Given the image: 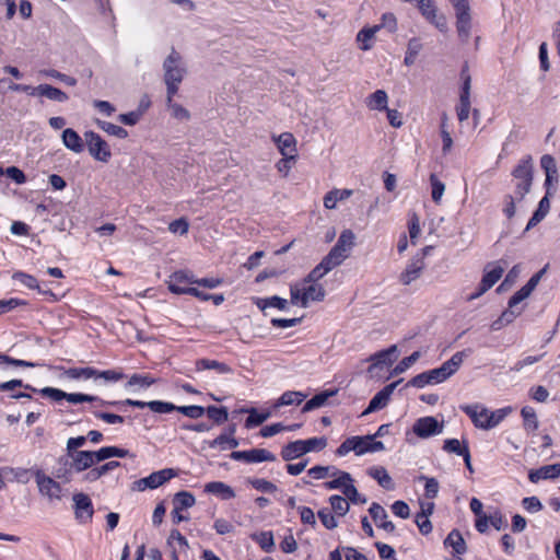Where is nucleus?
<instances>
[{
    "instance_id": "1",
    "label": "nucleus",
    "mask_w": 560,
    "mask_h": 560,
    "mask_svg": "<svg viewBox=\"0 0 560 560\" xmlns=\"http://www.w3.org/2000/svg\"><path fill=\"white\" fill-rule=\"evenodd\" d=\"M534 165L532 159H525L512 172L509 194L503 198L502 211L508 219H512L516 213V206L520 205L525 196L530 191L533 185Z\"/></svg>"
},
{
    "instance_id": "2",
    "label": "nucleus",
    "mask_w": 560,
    "mask_h": 560,
    "mask_svg": "<svg viewBox=\"0 0 560 560\" xmlns=\"http://www.w3.org/2000/svg\"><path fill=\"white\" fill-rule=\"evenodd\" d=\"M462 79H463V92L460 94V110L457 113V118L460 122L459 132L460 133H468L474 135L479 121H480V112L478 109L472 110V121L471 124L468 120L469 113H470V101H469V94H470V84H471V78L468 73L467 66L465 65L462 69Z\"/></svg>"
},
{
    "instance_id": "3",
    "label": "nucleus",
    "mask_w": 560,
    "mask_h": 560,
    "mask_svg": "<svg viewBox=\"0 0 560 560\" xmlns=\"http://www.w3.org/2000/svg\"><path fill=\"white\" fill-rule=\"evenodd\" d=\"M164 83L170 100L178 92L179 84L186 74V67L179 52L174 48L163 62Z\"/></svg>"
},
{
    "instance_id": "4",
    "label": "nucleus",
    "mask_w": 560,
    "mask_h": 560,
    "mask_svg": "<svg viewBox=\"0 0 560 560\" xmlns=\"http://www.w3.org/2000/svg\"><path fill=\"white\" fill-rule=\"evenodd\" d=\"M462 409L467 413L475 427L482 430H490L497 427L511 411L510 408L491 411L479 404L465 405L462 406Z\"/></svg>"
},
{
    "instance_id": "5",
    "label": "nucleus",
    "mask_w": 560,
    "mask_h": 560,
    "mask_svg": "<svg viewBox=\"0 0 560 560\" xmlns=\"http://www.w3.org/2000/svg\"><path fill=\"white\" fill-rule=\"evenodd\" d=\"M354 233L351 230L342 231L335 246L324 257L325 264H330L332 268L341 265L348 258L354 245Z\"/></svg>"
},
{
    "instance_id": "6",
    "label": "nucleus",
    "mask_w": 560,
    "mask_h": 560,
    "mask_svg": "<svg viewBox=\"0 0 560 560\" xmlns=\"http://www.w3.org/2000/svg\"><path fill=\"white\" fill-rule=\"evenodd\" d=\"M40 394L42 396L49 398L54 401H60L62 399H66L70 404H81V402H98L100 405H115L116 402H108L103 399H101L97 396L82 394V393H66L59 388L55 387H44L40 389L36 388V392Z\"/></svg>"
},
{
    "instance_id": "7",
    "label": "nucleus",
    "mask_w": 560,
    "mask_h": 560,
    "mask_svg": "<svg viewBox=\"0 0 560 560\" xmlns=\"http://www.w3.org/2000/svg\"><path fill=\"white\" fill-rule=\"evenodd\" d=\"M432 246H425L421 252L417 253L400 273L399 280L402 284L408 285L417 280L425 267L424 257L432 250Z\"/></svg>"
},
{
    "instance_id": "8",
    "label": "nucleus",
    "mask_w": 560,
    "mask_h": 560,
    "mask_svg": "<svg viewBox=\"0 0 560 560\" xmlns=\"http://www.w3.org/2000/svg\"><path fill=\"white\" fill-rule=\"evenodd\" d=\"M84 138L89 152L95 160L104 163L109 161L112 156L109 145L98 133L94 131H86L84 133Z\"/></svg>"
},
{
    "instance_id": "9",
    "label": "nucleus",
    "mask_w": 560,
    "mask_h": 560,
    "mask_svg": "<svg viewBox=\"0 0 560 560\" xmlns=\"http://www.w3.org/2000/svg\"><path fill=\"white\" fill-rule=\"evenodd\" d=\"M38 491L50 500H60L62 489L59 482L46 476L40 469L34 471Z\"/></svg>"
},
{
    "instance_id": "10",
    "label": "nucleus",
    "mask_w": 560,
    "mask_h": 560,
    "mask_svg": "<svg viewBox=\"0 0 560 560\" xmlns=\"http://www.w3.org/2000/svg\"><path fill=\"white\" fill-rule=\"evenodd\" d=\"M168 290L174 294H187L195 284V277L191 272L178 270L173 272L166 281Z\"/></svg>"
},
{
    "instance_id": "11",
    "label": "nucleus",
    "mask_w": 560,
    "mask_h": 560,
    "mask_svg": "<svg viewBox=\"0 0 560 560\" xmlns=\"http://www.w3.org/2000/svg\"><path fill=\"white\" fill-rule=\"evenodd\" d=\"M471 28V14L468 0H457V38L466 42Z\"/></svg>"
},
{
    "instance_id": "12",
    "label": "nucleus",
    "mask_w": 560,
    "mask_h": 560,
    "mask_svg": "<svg viewBox=\"0 0 560 560\" xmlns=\"http://www.w3.org/2000/svg\"><path fill=\"white\" fill-rule=\"evenodd\" d=\"M230 458L233 460H242L248 464L262 463V462H275L276 456L271 452L265 448H252L248 451H233L230 454Z\"/></svg>"
},
{
    "instance_id": "13",
    "label": "nucleus",
    "mask_w": 560,
    "mask_h": 560,
    "mask_svg": "<svg viewBox=\"0 0 560 560\" xmlns=\"http://www.w3.org/2000/svg\"><path fill=\"white\" fill-rule=\"evenodd\" d=\"M73 503H74V515L75 520L80 524H88L92 521L94 509L92 504V500L88 494L84 493H75L73 494Z\"/></svg>"
},
{
    "instance_id": "14",
    "label": "nucleus",
    "mask_w": 560,
    "mask_h": 560,
    "mask_svg": "<svg viewBox=\"0 0 560 560\" xmlns=\"http://www.w3.org/2000/svg\"><path fill=\"white\" fill-rule=\"evenodd\" d=\"M176 476L177 471L173 468H164L159 471H154L137 482L138 490L143 491L148 488L155 489Z\"/></svg>"
},
{
    "instance_id": "15",
    "label": "nucleus",
    "mask_w": 560,
    "mask_h": 560,
    "mask_svg": "<svg viewBox=\"0 0 560 560\" xmlns=\"http://www.w3.org/2000/svg\"><path fill=\"white\" fill-rule=\"evenodd\" d=\"M504 272V266H502L500 262H491L488 264L485 268V275L482 277V280L480 282V289L477 294L471 295L469 299H474L476 296H479L483 292L488 291L490 288H492L502 277Z\"/></svg>"
},
{
    "instance_id": "16",
    "label": "nucleus",
    "mask_w": 560,
    "mask_h": 560,
    "mask_svg": "<svg viewBox=\"0 0 560 560\" xmlns=\"http://www.w3.org/2000/svg\"><path fill=\"white\" fill-rule=\"evenodd\" d=\"M401 382V380L393 382L386 385L383 389L375 394V396L370 400V404L363 415H368L377 410H381L387 406L389 402L390 396L394 393L397 385Z\"/></svg>"
},
{
    "instance_id": "17",
    "label": "nucleus",
    "mask_w": 560,
    "mask_h": 560,
    "mask_svg": "<svg viewBox=\"0 0 560 560\" xmlns=\"http://www.w3.org/2000/svg\"><path fill=\"white\" fill-rule=\"evenodd\" d=\"M412 430L419 438L427 439L441 433L442 424L434 417H422L416 420Z\"/></svg>"
},
{
    "instance_id": "18",
    "label": "nucleus",
    "mask_w": 560,
    "mask_h": 560,
    "mask_svg": "<svg viewBox=\"0 0 560 560\" xmlns=\"http://www.w3.org/2000/svg\"><path fill=\"white\" fill-rule=\"evenodd\" d=\"M541 168L545 171V186L548 195H552V188L559 180L557 163L553 156L545 154L540 159Z\"/></svg>"
},
{
    "instance_id": "19",
    "label": "nucleus",
    "mask_w": 560,
    "mask_h": 560,
    "mask_svg": "<svg viewBox=\"0 0 560 560\" xmlns=\"http://www.w3.org/2000/svg\"><path fill=\"white\" fill-rule=\"evenodd\" d=\"M272 139L282 156L296 159V139L291 132H282L279 136H273Z\"/></svg>"
},
{
    "instance_id": "20",
    "label": "nucleus",
    "mask_w": 560,
    "mask_h": 560,
    "mask_svg": "<svg viewBox=\"0 0 560 560\" xmlns=\"http://www.w3.org/2000/svg\"><path fill=\"white\" fill-rule=\"evenodd\" d=\"M397 347L390 346L388 349L382 350L371 355L370 361L372 362L369 371L377 368L389 366L396 360Z\"/></svg>"
},
{
    "instance_id": "21",
    "label": "nucleus",
    "mask_w": 560,
    "mask_h": 560,
    "mask_svg": "<svg viewBox=\"0 0 560 560\" xmlns=\"http://www.w3.org/2000/svg\"><path fill=\"white\" fill-rule=\"evenodd\" d=\"M355 446H357V456H361L365 453H375L383 451L385 448L384 443L381 441H375L374 436L364 435V436H355Z\"/></svg>"
},
{
    "instance_id": "22",
    "label": "nucleus",
    "mask_w": 560,
    "mask_h": 560,
    "mask_svg": "<svg viewBox=\"0 0 560 560\" xmlns=\"http://www.w3.org/2000/svg\"><path fill=\"white\" fill-rule=\"evenodd\" d=\"M369 512L377 527L389 533L394 532L395 525L393 524V522L387 520L388 514L382 505L374 502L371 504Z\"/></svg>"
},
{
    "instance_id": "23",
    "label": "nucleus",
    "mask_w": 560,
    "mask_h": 560,
    "mask_svg": "<svg viewBox=\"0 0 560 560\" xmlns=\"http://www.w3.org/2000/svg\"><path fill=\"white\" fill-rule=\"evenodd\" d=\"M455 355L451 357L442 366L428 371L431 385L440 384L450 377L455 369Z\"/></svg>"
},
{
    "instance_id": "24",
    "label": "nucleus",
    "mask_w": 560,
    "mask_h": 560,
    "mask_svg": "<svg viewBox=\"0 0 560 560\" xmlns=\"http://www.w3.org/2000/svg\"><path fill=\"white\" fill-rule=\"evenodd\" d=\"M303 289V307H307L310 302H320L325 298V289L319 283H302Z\"/></svg>"
},
{
    "instance_id": "25",
    "label": "nucleus",
    "mask_w": 560,
    "mask_h": 560,
    "mask_svg": "<svg viewBox=\"0 0 560 560\" xmlns=\"http://www.w3.org/2000/svg\"><path fill=\"white\" fill-rule=\"evenodd\" d=\"M68 456L71 458V467L78 472L86 470L95 464L92 451H80Z\"/></svg>"
},
{
    "instance_id": "26",
    "label": "nucleus",
    "mask_w": 560,
    "mask_h": 560,
    "mask_svg": "<svg viewBox=\"0 0 560 560\" xmlns=\"http://www.w3.org/2000/svg\"><path fill=\"white\" fill-rule=\"evenodd\" d=\"M235 433V425L229 428L228 434H220L214 440L208 442L210 448H220L221 451L236 448L238 441L233 436Z\"/></svg>"
},
{
    "instance_id": "27",
    "label": "nucleus",
    "mask_w": 560,
    "mask_h": 560,
    "mask_svg": "<svg viewBox=\"0 0 560 560\" xmlns=\"http://www.w3.org/2000/svg\"><path fill=\"white\" fill-rule=\"evenodd\" d=\"M353 194L352 189H338L334 188L330 191H328L324 197V207L328 210L336 209L337 203L339 201L347 200L350 198Z\"/></svg>"
},
{
    "instance_id": "28",
    "label": "nucleus",
    "mask_w": 560,
    "mask_h": 560,
    "mask_svg": "<svg viewBox=\"0 0 560 560\" xmlns=\"http://www.w3.org/2000/svg\"><path fill=\"white\" fill-rule=\"evenodd\" d=\"M331 476H336V478L324 483V487L327 490L339 489L343 492L347 487H350L353 483L351 475L347 471L335 469Z\"/></svg>"
},
{
    "instance_id": "29",
    "label": "nucleus",
    "mask_w": 560,
    "mask_h": 560,
    "mask_svg": "<svg viewBox=\"0 0 560 560\" xmlns=\"http://www.w3.org/2000/svg\"><path fill=\"white\" fill-rule=\"evenodd\" d=\"M205 492L220 497L223 500H230L235 497L233 488L222 481H211L206 483Z\"/></svg>"
},
{
    "instance_id": "30",
    "label": "nucleus",
    "mask_w": 560,
    "mask_h": 560,
    "mask_svg": "<svg viewBox=\"0 0 560 560\" xmlns=\"http://www.w3.org/2000/svg\"><path fill=\"white\" fill-rule=\"evenodd\" d=\"M381 26H366L359 31L357 34V42L359 48L363 51L370 50L373 47V40Z\"/></svg>"
},
{
    "instance_id": "31",
    "label": "nucleus",
    "mask_w": 560,
    "mask_h": 560,
    "mask_svg": "<svg viewBox=\"0 0 560 560\" xmlns=\"http://www.w3.org/2000/svg\"><path fill=\"white\" fill-rule=\"evenodd\" d=\"M62 143L67 149L74 153H81L84 149L81 137L71 128H67L62 131Z\"/></svg>"
},
{
    "instance_id": "32",
    "label": "nucleus",
    "mask_w": 560,
    "mask_h": 560,
    "mask_svg": "<svg viewBox=\"0 0 560 560\" xmlns=\"http://www.w3.org/2000/svg\"><path fill=\"white\" fill-rule=\"evenodd\" d=\"M558 476H560V463L546 465L539 469L532 470L528 478L532 482H538L541 479L556 478Z\"/></svg>"
},
{
    "instance_id": "33",
    "label": "nucleus",
    "mask_w": 560,
    "mask_h": 560,
    "mask_svg": "<svg viewBox=\"0 0 560 560\" xmlns=\"http://www.w3.org/2000/svg\"><path fill=\"white\" fill-rule=\"evenodd\" d=\"M388 103V95L384 90H376L369 95L365 100V105L371 110L383 112L386 110Z\"/></svg>"
},
{
    "instance_id": "34",
    "label": "nucleus",
    "mask_w": 560,
    "mask_h": 560,
    "mask_svg": "<svg viewBox=\"0 0 560 560\" xmlns=\"http://www.w3.org/2000/svg\"><path fill=\"white\" fill-rule=\"evenodd\" d=\"M128 453L129 452L127 450L117 446H104L98 451H92L95 464L108 459L110 457L124 458L128 455Z\"/></svg>"
},
{
    "instance_id": "35",
    "label": "nucleus",
    "mask_w": 560,
    "mask_h": 560,
    "mask_svg": "<svg viewBox=\"0 0 560 560\" xmlns=\"http://www.w3.org/2000/svg\"><path fill=\"white\" fill-rule=\"evenodd\" d=\"M368 474L370 477L375 479L382 488H384L386 490H393L395 488L392 477L389 476V474L387 472V470L384 467H382V466L371 467L368 470Z\"/></svg>"
},
{
    "instance_id": "36",
    "label": "nucleus",
    "mask_w": 560,
    "mask_h": 560,
    "mask_svg": "<svg viewBox=\"0 0 560 560\" xmlns=\"http://www.w3.org/2000/svg\"><path fill=\"white\" fill-rule=\"evenodd\" d=\"M337 392H338L337 389H327V390L320 392L319 394L313 396L310 400H307L304 404L302 411L308 412L314 409L323 407L330 397H332L337 394Z\"/></svg>"
},
{
    "instance_id": "37",
    "label": "nucleus",
    "mask_w": 560,
    "mask_h": 560,
    "mask_svg": "<svg viewBox=\"0 0 560 560\" xmlns=\"http://www.w3.org/2000/svg\"><path fill=\"white\" fill-rule=\"evenodd\" d=\"M305 454L306 453L302 440L290 442L281 450V457L285 462L296 459Z\"/></svg>"
},
{
    "instance_id": "38",
    "label": "nucleus",
    "mask_w": 560,
    "mask_h": 560,
    "mask_svg": "<svg viewBox=\"0 0 560 560\" xmlns=\"http://www.w3.org/2000/svg\"><path fill=\"white\" fill-rule=\"evenodd\" d=\"M38 96H44L48 100L63 103L68 101V95L58 88L49 84L37 85Z\"/></svg>"
},
{
    "instance_id": "39",
    "label": "nucleus",
    "mask_w": 560,
    "mask_h": 560,
    "mask_svg": "<svg viewBox=\"0 0 560 560\" xmlns=\"http://www.w3.org/2000/svg\"><path fill=\"white\" fill-rule=\"evenodd\" d=\"M241 411L248 413L245 420V428L247 429L258 427L271 417V411L258 412L255 408L242 409Z\"/></svg>"
},
{
    "instance_id": "40",
    "label": "nucleus",
    "mask_w": 560,
    "mask_h": 560,
    "mask_svg": "<svg viewBox=\"0 0 560 560\" xmlns=\"http://www.w3.org/2000/svg\"><path fill=\"white\" fill-rule=\"evenodd\" d=\"M306 397L307 394H304L302 392H284L275 404V408H279L282 406L300 405Z\"/></svg>"
},
{
    "instance_id": "41",
    "label": "nucleus",
    "mask_w": 560,
    "mask_h": 560,
    "mask_svg": "<svg viewBox=\"0 0 560 560\" xmlns=\"http://www.w3.org/2000/svg\"><path fill=\"white\" fill-rule=\"evenodd\" d=\"M174 513L189 509L196 504L195 495L188 491H179L174 495Z\"/></svg>"
},
{
    "instance_id": "42",
    "label": "nucleus",
    "mask_w": 560,
    "mask_h": 560,
    "mask_svg": "<svg viewBox=\"0 0 560 560\" xmlns=\"http://www.w3.org/2000/svg\"><path fill=\"white\" fill-rule=\"evenodd\" d=\"M421 49H422V43L419 38L413 37V38L409 39V42L407 44L405 58H404V63L407 67L412 66L416 62V59H417L419 52L421 51Z\"/></svg>"
},
{
    "instance_id": "43",
    "label": "nucleus",
    "mask_w": 560,
    "mask_h": 560,
    "mask_svg": "<svg viewBox=\"0 0 560 560\" xmlns=\"http://www.w3.org/2000/svg\"><path fill=\"white\" fill-rule=\"evenodd\" d=\"M250 538L266 552H271L275 548L273 534L270 530L252 534Z\"/></svg>"
},
{
    "instance_id": "44",
    "label": "nucleus",
    "mask_w": 560,
    "mask_h": 560,
    "mask_svg": "<svg viewBox=\"0 0 560 560\" xmlns=\"http://www.w3.org/2000/svg\"><path fill=\"white\" fill-rule=\"evenodd\" d=\"M332 269L334 268L330 266V264H325V259H323L303 280V284L317 283L319 279H322Z\"/></svg>"
},
{
    "instance_id": "45",
    "label": "nucleus",
    "mask_w": 560,
    "mask_h": 560,
    "mask_svg": "<svg viewBox=\"0 0 560 560\" xmlns=\"http://www.w3.org/2000/svg\"><path fill=\"white\" fill-rule=\"evenodd\" d=\"M63 374L71 380H94L96 369L93 368H70L65 370Z\"/></svg>"
},
{
    "instance_id": "46",
    "label": "nucleus",
    "mask_w": 560,
    "mask_h": 560,
    "mask_svg": "<svg viewBox=\"0 0 560 560\" xmlns=\"http://www.w3.org/2000/svg\"><path fill=\"white\" fill-rule=\"evenodd\" d=\"M432 509H433V504L431 503V504H429L428 510L422 509V511L416 515L415 522H416L419 530L423 535H428L432 530V525L429 520V514L432 512Z\"/></svg>"
},
{
    "instance_id": "47",
    "label": "nucleus",
    "mask_w": 560,
    "mask_h": 560,
    "mask_svg": "<svg viewBox=\"0 0 560 560\" xmlns=\"http://www.w3.org/2000/svg\"><path fill=\"white\" fill-rule=\"evenodd\" d=\"M96 124L103 131L118 139H125L128 137V131L118 125L104 120H96Z\"/></svg>"
},
{
    "instance_id": "48",
    "label": "nucleus",
    "mask_w": 560,
    "mask_h": 560,
    "mask_svg": "<svg viewBox=\"0 0 560 560\" xmlns=\"http://www.w3.org/2000/svg\"><path fill=\"white\" fill-rule=\"evenodd\" d=\"M257 306L261 310H265L266 307H276L280 311H284L288 306V301L280 296L273 295L259 300L257 302Z\"/></svg>"
},
{
    "instance_id": "49",
    "label": "nucleus",
    "mask_w": 560,
    "mask_h": 560,
    "mask_svg": "<svg viewBox=\"0 0 560 560\" xmlns=\"http://www.w3.org/2000/svg\"><path fill=\"white\" fill-rule=\"evenodd\" d=\"M12 279L27 289H39L38 281L32 275L22 271H16L12 275Z\"/></svg>"
},
{
    "instance_id": "50",
    "label": "nucleus",
    "mask_w": 560,
    "mask_h": 560,
    "mask_svg": "<svg viewBox=\"0 0 560 560\" xmlns=\"http://www.w3.org/2000/svg\"><path fill=\"white\" fill-rule=\"evenodd\" d=\"M125 377V374L121 370H106L98 371L96 370V375H94V381L103 380L105 383H116Z\"/></svg>"
},
{
    "instance_id": "51",
    "label": "nucleus",
    "mask_w": 560,
    "mask_h": 560,
    "mask_svg": "<svg viewBox=\"0 0 560 560\" xmlns=\"http://www.w3.org/2000/svg\"><path fill=\"white\" fill-rule=\"evenodd\" d=\"M247 482L257 491L265 493H273L277 491V486L269 480L264 478H252Z\"/></svg>"
},
{
    "instance_id": "52",
    "label": "nucleus",
    "mask_w": 560,
    "mask_h": 560,
    "mask_svg": "<svg viewBox=\"0 0 560 560\" xmlns=\"http://www.w3.org/2000/svg\"><path fill=\"white\" fill-rule=\"evenodd\" d=\"M166 103L174 118L178 120H188L190 118L189 112L182 105L174 103L173 98L170 100L168 94H166Z\"/></svg>"
},
{
    "instance_id": "53",
    "label": "nucleus",
    "mask_w": 560,
    "mask_h": 560,
    "mask_svg": "<svg viewBox=\"0 0 560 560\" xmlns=\"http://www.w3.org/2000/svg\"><path fill=\"white\" fill-rule=\"evenodd\" d=\"M5 471L10 474L13 479L20 483H27L32 477V470L23 467H8Z\"/></svg>"
},
{
    "instance_id": "54",
    "label": "nucleus",
    "mask_w": 560,
    "mask_h": 560,
    "mask_svg": "<svg viewBox=\"0 0 560 560\" xmlns=\"http://www.w3.org/2000/svg\"><path fill=\"white\" fill-rule=\"evenodd\" d=\"M9 365L15 368H35L39 364L25 360L14 359L5 354H0V366L7 368Z\"/></svg>"
},
{
    "instance_id": "55",
    "label": "nucleus",
    "mask_w": 560,
    "mask_h": 560,
    "mask_svg": "<svg viewBox=\"0 0 560 560\" xmlns=\"http://www.w3.org/2000/svg\"><path fill=\"white\" fill-rule=\"evenodd\" d=\"M331 509L337 515L343 516L349 511V502L341 495H331L329 498Z\"/></svg>"
},
{
    "instance_id": "56",
    "label": "nucleus",
    "mask_w": 560,
    "mask_h": 560,
    "mask_svg": "<svg viewBox=\"0 0 560 560\" xmlns=\"http://www.w3.org/2000/svg\"><path fill=\"white\" fill-rule=\"evenodd\" d=\"M526 430L535 431L538 428L536 412L532 407H524L521 411Z\"/></svg>"
},
{
    "instance_id": "57",
    "label": "nucleus",
    "mask_w": 560,
    "mask_h": 560,
    "mask_svg": "<svg viewBox=\"0 0 560 560\" xmlns=\"http://www.w3.org/2000/svg\"><path fill=\"white\" fill-rule=\"evenodd\" d=\"M147 407L156 413H170L172 411H175L177 406H175L172 402L168 401H162V400H151L148 401Z\"/></svg>"
},
{
    "instance_id": "58",
    "label": "nucleus",
    "mask_w": 560,
    "mask_h": 560,
    "mask_svg": "<svg viewBox=\"0 0 560 560\" xmlns=\"http://www.w3.org/2000/svg\"><path fill=\"white\" fill-rule=\"evenodd\" d=\"M420 358V352L415 351L409 357L404 358L393 370L392 374L397 375L407 371Z\"/></svg>"
},
{
    "instance_id": "59",
    "label": "nucleus",
    "mask_w": 560,
    "mask_h": 560,
    "mask_svg": "<svg viewBox=\"0 0 560 560\" xmlns=\"http://www.w3.org/2000/svg\"><path fill=\"white\" fill-rule=\"evenodd\" d=\"M206 411L208 417L215 423H223L229 417L228 409L225 407L209 406Z\"/></svg>"
},
{
    "instance_id": "60",
    "label": "nucleus",
    "mask_w": 560,
    "mask_h": 560,
    "mask_svg": "<svg viewBox=\"0 0 560 560\" xmlns=\"http://www.w3.org/2000/svg\"><path fill=\"white\" fill-rule=\"evenodd\" d=\"M154 383V378H152L149 374H133L129 378L127 383V387H149Z\"/></svg>"
},
{
    "instance_id": "61",
    "label": "nucleus",
    "mask_w": 560,
    "mask_h": 560,
    "mask_svg": "<svg viewBox=\"0 0 560 560\" xmlns=\"http://www.w3.org/2000/svg\"><path fill=\"white\" fill-rule=\"evenodd\" d=\"M176 411L183 413L184 416L198 419L203 416L206 409L201 406L191 405V406H177Z\"/></svg>"
},
{
    "instance_id": "62",
    "label": "nucleus",
    "mask_w": 560,
    "mask_h": 560,
    "mask_svg": "<svg viewBox=\"0 0 560 560\" xmlns=\"http://www.w3.org/2000/svg\"><path fill=\"white\" fill-rule=\"evenodd\" d=\"M304 444L305 453L310 452H318L326 447V439L325 438H311L307 440H302Z\"/></svg>"
},
{
    "instance_id": "63",
    "label": "nucleus",
    "mask_w": 560,
    "mask_h": 560,
    "mask_svg": "<svg viewBox=\"0 0 560 560\" xmlns=\"http://www.w3.org/2000/svg\"><path fill=\"white\" fill-rule=\"evenodd\" d=\"M430 183H431V188H432V199L434 202H440L442 196H443V192L445 190V186L444 184L438 178L436 175L432 174L430 176Z\"/></svg>"
},
{
    "instance_id": "64",
    "label": "nucleus",
    "mask_w": 560,
    "mask_h": 560,
    "mask_svg": "<svg viewBox=\"0 0 560 560\" xmlns=\"http://www.w3.org/2000/svg\"><path fill=\"white\" fill-rule=\"evenodd\" d=\"M417 7L425 19H432L436 8L433 0H416Z\"/></svg>"
}]
</instances>
